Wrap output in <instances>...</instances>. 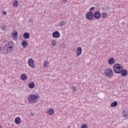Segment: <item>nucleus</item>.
Wrapping results in <instances>:
<instances>
[{
  "label": "nucleus",
  "instance_id": "34",
  "mask_svg": "<svg viewBox=\"0 0 128 128\" xmlns=\"http://www.w3.org/2000/svg\"><path fill=\"white\" fill-rule=\"evenodd\" d=\"M31 114L32 115V113H31Z\"/></svg>",
  "mask_w": 128,
  "mask_h": 128
},
{
  "label": "nucleus",
  "instance_id": "4",
  "mask_svg": "<svg viewBox=\"0 0 128 128\" xmlns=\"http://www.w3.org/2000/svg\"><path fill=\"white\" fill-rule=\"evenodd\" d=\"M36 98H40V96L36 94H31V95H28V100H36Z\"/></svg>",
  "mask_w": 128,
  "mask_h": 128
},
{
  "label": "nucleus",
  "instance_id": "14",
  "mask_svg": "<svg viewBox=\"0 0 128 128\" xmlns=\"http://www.w3.org/2000/svg\"><path fill=\"white\" fill-rule=\"evenodd\" d=\"M30 33L28 32H24L23 34V38H25L26 40H28V38H30Z\"/></svg>",
  "mask_w": 128,
  "mask_h": 128
},
{
  "label": "nucleus",
  "instance_id": "12",
  "mask_svg": "<svg viewBox=\"0 0 128 128\" xmlns=\"http://www.w3.org/2000/svg\"><path fill=\"white\" fill-rule=\"evenodd\" d=\"M114 62H116V61L114 58H110L108 60V64L110 65L114 64Z\"/></svg>",
  "mask_w": 128,
  "mask_h": 128
},
{
  "label": "nucleus",
  "instance_id": "6",
  "mask_svg": "<svg viewBox=\"0 0 128 128\" xmlns=\"http://www.w3.org/2000/svg\"><path fill=\"white\" fill-rule=\"evenodd\" d=\"M28 64L29 66H30V68H36L34 66V60L32 58H30L28 60Z\"/></svg>",
  "mask_w": 128,
  "mask_h": 128
},
{
  "label": "nucleus",
  "instance_id": "18",
  "mask_svg": "<svg viewBox=\"0 0 128 128\" xmlns=\"http://www.w3.org/2000/svg\"><path fill=\"white\" fill-rule=\"evenodd\" d=\"M12 34H13V36L14 38H18V32H16V30H14L13 32H12Z\"/></svg>",
  "mask_w": 128,
  "mask_h": 128
},
{
  "label": "nucleus",
  "instance_id": "31",
  "mask_svg": "<svg viewBox=\"0 0 128 128\" xmlns=\"http://www.w3.org/2000/svg\"><path fill=\"white\" fill-rule=\"evenodd\" d=\"M96 10V8L94 7H92L90 9V11L92 12V10Z\"/></svg>",
  "mask_w": 128,
  "mask_h": 128
},
{
  "label": "nucleus",
  "instance_id": "8",
  "mask_svg": "<svg viewBox=\"0 0 128 128\" xmlns=\"http://www.w3.org/2000/svg\"><path fill=\"white\" fill-rule=\"evenodd\" d=\"M52 36L54 38H58L60 37V34L58 31H55L53 32L52 34Z\"/></svg>",
  "mask_w": 128,
  "mask_h": 128
},
{
  "label": "nucleus",
  "instance_id": "30",
  "mask_svg": "<svg viewBox=\"0 0 128 128\" xmlns=\"http://www.w3.org/2000/svg\"><path fill=\"white\" fill-rule=\"evenodd\" d=\"M81 128H88V126L86 124H82L81 126Z\"/></svg>",
  "mask_w": 128,
  "mask_h": 128
},
{
  "label": "nucleus",
  "instance_id": "15",
  "mask_svg": "<svg viewBox=\"0 0 128 128\" xmlns=\"http://www.w3.org/2000/svg\"><path fill=\"white\" fill-rule=\"evenodd\" d=\"M54 112V109L52 108L48 109L47 112L48 114H49V116H52Z\"/></svg>",
  "mask_w": 128,
  "mask_h": 128
},
{
  "label": "nucleus",
  "instance_id": "26",
  "mask_svg": "<svg viewBox=\"0 0 128 128\" xmlns=\"http://www.w3.org/2000/svg\"><path fill=\"white\" fill-rule=\"evenodd\" d=\"M0 52L1 54H4V47H0Z\"/></svg>",
  "mask_w": 128,
  "mask_h": 128
},
{
  "label": "nucleus",
  "instance_id": "20",
  "mask_svg": "<svg viewBox=\"0 0 128 128\" xmlns=\"http://www.w3.org/2000/svg\"><path fill=\"white\" fill-rule=\"evenodd\" d=\"M44 68H50V62H48L46 61L44 62Z\"/></svg>",
  "mask_w": 128,
  "mask_h": 128
},
{
  "label": "nucleus",
  "instance_id": "2",
  "mask_svg": "<svg viewBox=\"0 0 128 128\" xmlns=\"http://www.w3.org/2000/svg\"><path fill=\"white\" fill-rule=\"evenodd\" d=\"M113 68L114 72L119 74L120 72L122 70L123 68L120 64H114Z\"/></svg>",
  "mask_w": 128,
  "mask_h": 128
},
{
  "label": "nucleus",
  "instance_id": "13",
  "mask_svg": "<svg viewBox=\"0 0 128 128\" xmlns=\"http://www.w3.org/2000/svg\"><path fill=\"white\" fill-rule=\"evenodd\" d=\"M14 122L16 124H20V118L16 117L15 118Z\"/></svg>",
  "mask_w": 128,
  "mask_h": 128
},
{
  "label": "nucleus",
  "instance_id": "25",
  "mask_svg": "<svg viewBox=\"0 0 128 128\" xmlns=\"http://www.w3.org/2000/svg\"><path fill=\"white\" fill-rule=\"evenodd\" d=\"M72 91L73 92H76V86H72Z\"/></svg>",
  "mask_w": 128,
  "mask_h": 128
},
{
  "label": "nucleus",
  "instance_id": "16",
  "mask_svg": "<svg viewBox=\"0 0 128 128\" xmlns=\"http://www.w3.org/2000/svg\"><path fill=\"white\" fill-rule=\"evenodd\" d=\"M20 78L22 80H26L28 76L26 75V74H22L20 76Z\"/></svg>",
  "mask_w": 128,
  "mask_h": 128
},
{
  "label": "nucleus",
  "instance_id": "10",
  "mask_svg": "<svg viewBox=\"0 0 128 128\" xmlns=\"http://www.w3.org/2000/svg\"><path fill=\"white\" fill-rule=\"evenodd\" d=\"M82 48L78 47L77 48V51H76L77 56H80L82 54Z\"/></svg>",
  "mask_w": 128,
  "mask_h": 128
},
{
  "label": "nucleus",
  "instance_id": "22",
  "mask_svg": "<svg viewBox=\"0 0 128 128\" xmlns=\"http://www.w3.org/2000/svg\"><path fill=\"white\" fill-rule=\"evenodd\" d=\"M102 18H108V14L106 12H103L102 14Z\"/></svg>",
  "mask_w": 128,
  "mask_h": 128
},
{
  "label": "nucleus",
  "instance_id": "5",
  "mask_svg": "<svg viewBox=\"0 0 128 128\" xmlns=\"http://www.w3.org/2000/svg\"><path fill=\"white\" fill-rule=\"evenodd\" d=\"M94 18V13L92 12H89L86 14V18L90 20Z\"/></svg>",
  "mask_w": 128,
  "mask_h": 128
},
{
  "label": "nucleus",
  "instance_id": "1",
  "mask_svg": "<svg viewBox=\"0 0 128 128\" xmlns=\"http://www.w3.org/2000/svg\"><path fill=\"white\" fill-rule=\"evenodd\" d=\"M4 47V54H8V52L10 54V52H14V46L12 42L6 43Z\"/></svg>",
  "mask_w": 128,
  "mask_h": 128
},
{
  "label": "nucleus",
  "instance_id": "9",
  "mask_svg": "<svg viewBox=\"0 0 128 128\" xmlns=\"http://www.w3.org/2000/svg\"><path fill=\"white\" fill-rule=\"evenodd\" d=\"M120 74L122 76H126L128 75V70L124 69H122L120 71Z\"/></svg>",
  "mask_w": 128,
  "mask_h": 128
},
{
  "label": "nucleus",
  "instance_id": "28",
  "mask_svg": "<svg viewBox=\"0 0 128 128\" xmlns=\"http://www.w3.org/2000/svg\"><path fill=\"white\" fill-rule=\"evenodd\" d=\"M1 28L2 30H6V25L4 24L2 27Z\"/></svg>",
  "mask_w": 128,
  "mask_h": 128
},
{
  "label": "nucleus",
  "instance_id": "29",
  "mask_svg": "<svg viewBox=\"0 0 128 128\" xmlns=\"http://www.w3.org/2000/svg\"><path fill=\"white\" fill-rule=\"evenodd\" d=\"M122 112L124 114V117L126 118V114L128 113V112L123 110Z\"/></svg>",
  "mask_w": 128,
  "mask_h": 128
},
{
  "label": "nucleus",
  "instance_id": "23",
  "mask_svg": "<svg viewBox=\"0 0 128 128\" xmlns=\"http://www.w3.org/2000/svg\"><path fill=\"white\" fill-rule=\"evenodd\" d=\"M13 6L15 8H18V1L16 0V2L13 3Z\"/></svg>",
  "mask_w": 128,
  "mask_h": 128
},
{
  "label": "nucleus",
  "instance_id": "19",
  "mask_svg": "<svg viewBox=\"0 0 128 128\" xmlns=\"http://www.w3.org/2000/svg\"><path fill=\"white\" fill-rule=\"evenodd\" d=\"M66 22L64 20H62L59 23L58 26H66Z\"/></svg>",
  "mask_w": 128,
  "mask_h": 128
},
{
  "label": "nucleus",
  "instance_id": "24",
  "mask_svg": "<svg viewBox=\"0 0 128 128\" xmlns=\"http://www.w3.org/2000/svg\"><path fill=\"white\" fill-rule=\"evenodd\" d=\"M52 46H56V40H52Z\"/></svg>",
  "mask_w": 128,
  "mask_h": 128
},
{
  "label": "nucleus",
  "instance_id": "32",
  "mask_svg": "<svg viewBox=\"0 0 128 128\" xmlns=\"http://www.w3.org/2000/svg\"><path fill=\"white\" fill-rule=\"evenodd\" d=\"M2 14H4V16H6V14L7 13H6V12L4 11L2 12Z\"/></svg>",
  "mask_w": 128,
  "mask_h": 128
},
{
  "label": "nucleus",
  "instance_id": "11",
  "mask_svg": "<svg viewBox=\"0 0 128 128\" xmlns=\"http://www.w3.org/2000/svg\"><path fill=\"white\" fill-rule=\"evenodd\" d=\"M21 45L23 48H26L27 46L28 45V43L26 40H23L21 43Z\"/></svg>",
  "mask_w": 128,
  "mask_h": 128
},
{
  "label": "nucleus",
  "instance_id": "7",
  "mask_svg": "<svg viewBox=\"0 0 128 128\" xmlns=\"http://www.w3.org/2000/svg\"><path fill=\"white\" fill-rule=\"evenodd\" d=\"M94 16L96 20H100L102 16V14L100 12L96 11L94 14Z\"/></svg>",
  "mask_w": 128,
  "mask_h": 128
},
{
  "label": "nucleus",
  "instance_id": "27",
  "mask_svg": "<svg viewBox=\"0 0 128 128\" xmlns=\"http://www.w3.org/2000/svg\"><path fill=\"white\" fill-rule=\"evenodd\" d=\"M29 100V104H34V102H36V100Z\"/></svg>",
  "mask_w": 128,
  "mask_h": 128
},
{
  "label": "nucleus",
  "instance_id": "21",
  "mask_svg": "<svg viewBox=\"0 0 128 128\" xmlns=\"http://www.w3.org/2000/svg\"><path fill=\"white\" fill-rule=\"evenodd\" d=\"M118 106V102H116V101L112 102L110 104L111 108H114V106Z\"/></svg>",
  "mask_w": 128,
  "mask_h": 128
},
{
  "label": "nucleus",
  "instance_id": "35",
  "mask_svg": "<svg viewBox=\"0 0 128 128\" xmlns=\"http://www.w3.org/2000/svg\"><path fill=\"white\" fill-rule=\"evenodd\" d=\"M0 47H1V46H0Z\"/></svg>",
  "mask_w": 128,
  "mask_h": 128
},
{
  "label": "nucleus",
  "instance_id": "33",
  "mask_svg": "<svg viewBox=\"0 0 128 128\" xmlns=\"http://www.w3.org/2000/svg\"><path fill=\"white\" fill-rule=\"evenodd\" d=\"M64 2H68V0H62Z\"/></svg>",
  "mask_w": 128,
  "mask_h": 128
},
{
  "label": "nucleus",
  "instance_id": "3",
  "mask_svg": "<svg viewBox=\"0 0 128 128\" xmlns=\"http://www.w3.org/2000/svg\"><path fill=\"white\" fill-rule=\"evenodd\" d=\"M104 74L105 76L107 78H110L114 76V71H112V70L110 68H108L106 69H105Z\"/></svg>",
  "mask_w": 128,
  "mask_h": 128
},
{
  "label": "nucleus",
  "instance_id": "17",
  "mask_svg": "<svg viewBox=\"0 0 128 128\" xmlns=\"http://www.w3.org/2000/svg\"><path fill=\"white\" fill-rule=\"evenodd\" d=\"M28 88H34L35 86L34 82H31L29 83L28 84Z\"/></svg>",
  "mask_w": 128,
  "mask_h": 128
}]
</instances>
